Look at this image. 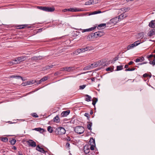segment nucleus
Listing matches in <instances>:
<instances>
[{
  "mask_svg": "<svg viewBox=\"0 0 155 155\" xmlns=\"http://www.w3.org/2000/svg\"><path fill=\"white\" fill-rule=\"evenodd\" d=\"M28 82L29 84H33V83L31 81H28Z\"/></svg>",
  "mask_w": 155,
  "mask_h": 155,
  "instance_id": "57",
  "label": "nucleus"
},
{
  "mask_svg": "<svg viewBox=\"0 0 155 155\" xmlns=\"http://www.w3.org/2000/svg\"><path fill=\"white\" fill-rule=\"evenodd\" d=\"M127 17V15H124V14H121L120 15L118 16V18H117L119 20V21L123 20L124 18H126Z\"/></svg>",
  "mask_w": 155,
  "mask_h": 155,
  "instance_id": "12",
  "label": "nucleus"
},
{
  "mask_svg": "<svg viewBox=\"0 0 155 155\" xmlns=\"http://www.w3.org/2000/svg\"><path fill=\"white\" fill-rule=\"evenodd\" d=\"M36 150L43 153H44L45 152V151L43 149L41 148L39 145H38L36 147Z\"/></svg>",
  "mask_w": 155,
  "mask_h": 155,
  "instance_id": "13",
  "label": "nucleus"
},
{
  "mask_svg": "<svg viewBox=\"0 0 155 155\" xmlns=\"http://www.w3.org/2000/svg\"><path fill=\"white\" fill-rule=\"evenodd\" d=\"M27 142L28 144L32 147H35L36 146V143L32 140H29Z\"/></svg>",
  "mask_w": 155,
  "mask_h": 155,
  "instance_id": "7",
  "label": "nucleus"
},
{
  "mask_svg": "<svg viewBox=\"0 0 155 155\" xmlns=\"http://www.w3.org/2000/svg\"><path fill=\"white\" fill-rule=\"evenodd\" d=\"M81 50L80 49H79V48L78 49L75 51L73 52V53L74 54L76 55H77L81 53Z\"/></svg>",
  "mask_w": 155,
  "mask_h": 155,
  "instance_id": "25",
  "label": "nucleus"
},
{
  "mask_svg": "<svg viewBox=\"0 0 155 155\" xmlns=\"http://www.w3.org/2000/svg\"><path fill=\"white\" fill-rule=\"evenodd\" d=\"M53 66V65H51L50 66H49V68H52Z\"/></svg>",
  "mask_w": 155,
  "mask_h": 155,
  "instance_id": "60",
  "label": "nucleus"
},
{
  "mask_svg": "<svg viewBox=\"0 0 155 155\" xmlns=\"http://www.w3.org/2000/svg\"><path fill=\"white\" fill-rule=\"evenodd\" d=\"M16 140L15 139H13L10 141V142L11 144L14 145L16 142Z\"/></svg>",
  "mask_w": 155,
  "mask_h": 155,
  "instance_id": "30",
  "label": "nucleus"
},
{
  "mask_svg": "<svg viewBox=\"0 0 155 155\" xmlns=\"http://www.w3.org/2000/svg\"><path fill=\"white\" fill-rule=\"evenodd\" d=\"M101 62V61H97L94 62L93 63L94 65V67L96 68L98 66H100L102 65L100 63Z\"/></svg>",
  "mask_w": 155,
  "mask_h": 155,
  "instance_id": "15",
  "label": "nucleus"
},
{
  "mask_svg": "<svg viewBox=\"0 0 155 155\" xmlns=\"http://www.w3.org/2000/svg\"><path fill=\"white\" fill-rule=\"evenodd\" d=\"M144 58L143 57H141L136 59L135 61L136 63L141 62L144 61Z\"/></svg>",
  "mask_w": 155,
  "mask_h": 155,
  "instance_id": "16",
  "label": "nucleus"
},
{
  "mask_svg": "<svg viewBox=\"0 0 155 155\" xmlns=\"http://www.w3.org/2000/svg\"><path fill=\"white\" fill-rule=\"evenodd\" d=\"M84 116L88 118L90 117V115L88 113H85L84 114Z\"/></svg>",
  "mask_w": 155,
  "mask_h": 155,
  "instance_id": "47",
  "label": "nucleus"
},
{
  "mask_svg": "<svg viewBox=\"0 0 155 155\" xmlns=\"http://www.w3.org/2000/svg\"><path fill=\"white\" fill-rule=\"evenodd\" d=\"M85 87V85H81L79 86L80 89H84Z\"/></svg>",
  "mask_w": 155,
  "mask_h": 155,
  "instance_id": "45",
  "label": "nucleus"
},
{
  "mask_svg": "<svg viewBox=\"0 0 155 155\" xmlns=\"http://www.w3.org/2000/svg\"><path fill=\"white\" fill-rule=\"evenodd\" d=\"M57 131V134L59 135H62L65 134L66 130L65 129L62 127H59L56 129Z\"/></svg>",
  "mask_w": 155,
  "mask_h": 155,
  "instance_id": "4",
  "label": "nucleus"
},
{
  "mask_svg": "<svg viewBox=\"0 0 155 155\" xmlns=\"http://www.w3.org/2000/svg\"><path fill=\"white\" fill-rule=\"evenodd\" d=\"M74 130L76 133L81 134L84 132V130L83 127L78 126L74 128Z\"/></svg>",
  "mask_w": 155,
  "mask_h": 155,
  "instance_id": "2",
  "label": "nucleus"
},
{
  "mask_svg": "<svg viewBox=\"0 0 155 155\" xmlns=\"http://www.w3.org/2000/svg\"><path fill=\"white\" fill-rule=\"evenodd\" d=\"M85 96L86 97L85 100L89 102L91 101V97L87 94L85 95Z\"/></svg>",
  "mask_w": 155,
  "mask_h": 155,
  "instance_id": "22",
  "label": "nucleus"
},
{
  "mask_svg": "<svg viewBox=\"0 0 155 155\" xmlns=\"http://www.w3.org/2000/svg\"><path fill=\"white\" fill-rule=\"evenodd\" d=\"M9 64H10L11 65H12L14 64H18L19 63L17 60L15 59L10 61L9 62Z\"/></svg>",
  "mask_w": 155,
  "mask_h": 155,
  "instance_id": "18",
  "label": "nucleus"
},
{
  "mask_svg": "<svg viewBox=\"0 0 155 155\" xmlns=\"http://www.w3.org/2000/svg\"><path fill=\"white\" fill-rule=\"evenodd\" d=\"M123 66L122 65L117 66L116 71H118L122 70L123 69Z\"/></svg>",
  "mask_w": 155,
  "mask_h": 155,
  "instance_id": "31",
  "label": "nucleus"
},
{
  "mask_svg": "<svg viewBox=\"0 0 155 155\" xmlns=\"http://www.w3.org/2000/svg\"><path fill=\"white\" fill-rule=\"evenodd\" d=\"M153 57V55L152 54L150 55H149L148 56H147V58L148 59H149L150 58H152ZM149 60H150L149 59Z\"/></svg>",
  "mask_w": 155,
  "mask_h": 155,
  "instance_id": "48",
  "label": "nucleus"
},
{
  "mask_svg": "<svg viewBox=\"0 0 155 155\" xmlns=\"http://www.w3.org/2000/svg\"><path fill=\"white\" fill-rule=\"evenodd\" d=\"M67 141H70L71 140V139L69 137H68L67 138Z\"/></svg>",
  "mask_w": 155,
  "mask_h": 155,
  "instance_id": "58",
  "label": "nucleus"
},
{
  "mask_svg": "<svg viewBox=\"0 0 155 155\" xmlns=\"http://www.w3.org/2000/svg\"><path fill=\"white\" fill-rule=\"evenodd\" d=\"M70 146V144L69 143H67L66 144V147H69Z\"/></svg>",
  "mask_w": 155,
  "mask_h": 155,
  "instance_id": "50",
  "label": "nucleus"
},
{
  "mask_svg": "<svg viewBox=\"0 0 155 155\" xmlns=\"http://www.w3.org/2000/svg\"><path fill=\"white\" fill-rule=\"evenodd\" d=\"M138 65H142V64H143V63H139L138 64Z\"/></svg>",
  "mask_w": 155,
  "mask_h": 155,
  "instance_id": "64",
  "label": "nucleus"
},
{
  "mask_svg": "<svg viewBox=\"0 0 155 155\" xmlns=\"http://www.w3.org/2000/svg\"><path fill=\"white\" fill-rule=\"evenodd\" d=\"M35 130L37 131L41 132L42 130H44V129L40 128H35Z\"/></svg>",
  "mask_w": 155,
  "mask_h": 155,
  "instance_id": "39",
  "label": "nucleus"
},
{
  "mask_svg": "<svg viewBox=\"0 0 155 155\" xmlns=\"http://www.w3.org/2000/svg\"><path fill=\"white\" fill-rule=\"evenodd\" d=\"M48 79V77H45L41 79V81H42V82L45 81H46Z\"/></svg>",
  "mask_w": 155,
  "mask_h": 155,
  "instance_id": "40",
  "label": "nucleus"
},
{
  "mask_svg": "<svg viewBox=\"0 0 155 155\" xmlns=\"http://www.w3.org/2000/svg\"><path fill=\"white\" fill-rule=\"evenodd\" d=\"M91 4H92L91 0H89L88 2H86L85 4V5H89Z\"/></svg>",
  "mask_w": 155,
  "mask_h": 155,
  "instance_id": "36",
  "label": "nucleus"
},
{
  "mask_svg": "<svg viewBox=\"0 0 155 155\" xmlns=\"http://www.w3.org/2000/svg\"><path fill=\"white\" fill-rule=\"evenodd\" d=\"M74 69V68L73 67H66V71L70 72L71 71H72Z\"/></svg>",
  "mask_w": 155,
  "mask_h": 155,
  "instance_id": "26",
  "label": "nucleus"
},
{
  "mask_svg": "<svg viewBox=\"0 0 155 155\" xmlns=\"http://www.w3.org/2000/svg\"><path fill=\"white\" fill-rule=\"evenodd\" d=\"M118 21H119V20L117 18L115 17L111 19L108 23H107V24H109L114 25L118 22Z\"/></svg>",
  "mask_w": 155,
  "mask_h": 155,
  "instance_id": "6",
  "label": "nucleus"
},
{
  "mask_svg": "<svg viewBox=\"0 0 155 155\" xmlns=\"http://www.w3.org/2000/svg\"><path fill=\"white\" fill-rule=\"evenodd\" d=\"M93 64H94L93 63L91 64V65H90V67H91V69H93L95 68L94 67V65H93Z\"/></svg>",
  "mask_w": 155,
  "mask_h": 155,
  "instance_id": "51",
  "label": "nucleus"
},
{
  "mask_svg": "<svg viewBox=\"0 0 155 155\" xmlns=\"http://www.w3.org/2000/svg\"><path fill=\"white\" fill-rule=\"evenodd\" d=\"M148 76V75L147 74L145 73L143 74V77L144 78Z\"/></svg>",
  "mask_w": 155,
  "mask_h": 155,
  "instance_id": "52",
  "label": "nucleus"
},
{
  "mask_svg": "<svg viewBox=\"0 0 155 155\" xmlns=\"http://www.w3.org/2000/svg\"><path fill=\"white\" fill-rule=\"evenodd\" d=\"M38 8L40 9L48 12H53L55 8L54 7H49L46 6H38Z\"/></svg>",
  "mask_w": 155,
  "mask_h": 155,
  "instance_id": "1",
  "label": "nucleus"
},
{
  "mask_svg": "<svg viewBox=\"0 0 155 155\" xmlns=\"http://www.w3.org/2000/svg\"><path fill=\"white\" fill-rule=\"evenodd\" d=\"M140 43L139 41H135L132 44L129 45L127 47V50H129L134 48V47L137 46L140 44Z\"/></svg>",
  "mask_w": 155,
  "mask_h": 155,
  "instance_id": "5",
  "label": "nucleus"
},
{
  "mask_svg": "<svg viewBox=\"0 0 155 155\" xmlns=\"http://www.w3.org/2000/svg\"><path fill=\"white\" fill-rule=\"evenodd\" d=\"M106 24L105 23L101 24L98 25V26L97 27V28L99 29H101V28H105L106 26Z\"/></svg>",
  "mask_w": 155,
  "mask_h": 155,
  "instance_id": "21",
  "label": "nucleus"
},
{
  "mask_svg": "<svg viewBox=\"0 0 155 155\" xmlns=\"http://www.w3.org/2000/svg\"><path fill=\"white\" fill-rule=\"evenodd\" d=\"M48 131L50 133H51L53 131L52 128L51 126H49L47 128Z\"/></svg>",
  "mask_w": 155,
  "mask_h": 155,
  "instance_id": "29",
  "label": "nucleus"
},
{
  "mask_svg": "<svg viewBox=\"0 0 155 155\" xmlns=\"http://www.w3.org/2000/svg\"><path fill=\"white\" fill-rule=\"evenodd\" d=\"M25 26V25H23V26ZM23 25H21V26H20V27L19 28H23L24 27V26L23 27Z\"/></svg>",
  "mask_w": 155,
  "mask_h": 155,
  "instance_id": "62",
  "label": "nucleus"
},
{
  "mask_svg": "<svg viewBox=\"0 0 155 155\" xmlns=\"http://www.w3.org/2000/svg\"><path fill=\"white\" fill-rule=\"evenodd\" d=\"M114 69L110 67H108L106 69V71H113Z\"/></svg>",
  "mask_w": 155,
  "mask_h": 155,
  "instance_id": "38",
  "label": "nucleus"
},
{
  "mask_svg": "<svg viewBox=\"0 0 155 155\" xmlns=\"http://www.w3.org/2000/svg\"><path fill=\"white\" fill-rule=\"evenodd\" d=\"M17 78V79L21 78V79H22V78L20 76H15L14 75H13L9 77L10 78Z\"/></svg>",
  "mask_w": 155,
  "mask_h": 155,
  "instance_id": "27",
  "label": "nucleus"
},
{
  "mask_svg": "<svg viewBox=\"0 0 155 155\" xmlns=\"http://www.w3.org/2000/svg\"><path fill=\"white\" fill-rule=\"evenodd\" d=\"M1 140H2V141H3L4 142H7L8 141V139L6 137H4L2 138H1Z\"/></svg>",
  "mask_w": 155,
  "mask_h": 155,
  "instance_id": "33",
  "label": "nucleus"
},
{
  "mask_svg": "<svg viewBox=\"0 0 155 155\" xmlns=\"http://www.w3.org/2000/svg\"><path fill=\"white\" fill-rule=\"evenodd\" d=\"M92 4H94L97 3V0H91Z\"/></svg>",
  "mask_w": 155,
  "mask_h": 155,
  "instance_id": "44",
  "label": "nucleus"
},
{
  "mask_svg": "<svg viewBox=\"0 0 155 155\" xmlns=\"http://www.w3.org/2000/svg\"><path fill=\"white\" fill-rule=\"evenodd\" d=\"M62 11L64 12H65L68 11V8H65L63 9Z\"/></svg>",
  "mask_w": 155,
  "mask_h": 155,
  "instance_id": "53",
  "label": "nucleus"
},
{
  "mask_svg": "<svg viewBox=\"0 0 155 155\" xmlns=\"http://www.w3.org/2000/svg\"><path fill=\"white\" fill-rule=\"evenodd\" d=\"M144 34L143 32L139 33L137 35V37L138 38H142L144 37Z\"/></svg>",
  "mask_w": 155,
  "mask_h": 155,
  "instance_id": "24",
  "label": "nucleus"
},
{
  "mask_svg": "<svg viewBox=\"0 0 155 155\" xmlns=\"http://www.w3.org/2000/svg\"><path fill=\"white\" fill-rule=\"evenodd\" d=\"M92 126V123L91 122H89L88 123V124L87 125V128L89 130H91L92 129L91 128V127Z\"/></svg>",
  "mask_w": 155,
  "mask_h": 155,
  "instance_id": "28",
  "label": "nucleus"
},
{
  "mask_svg": "<svg viewBox=\"0 0 155 155\" xmlns=\"http://www.w3.org/2000/svg\"><path fill=\"white\" fill-rule=\"evenodd\" d=\"M91 69V67H90V65L87 66L84 68V70L86 71L87 70H90Z\"/></svg>",
  "mask_w": 155,
  "mask_h": 155,
  "instance_id": "34",
  "label": "nucleus"
},
{
  "mask_svg": "<svg viewBox=\"0 0 155 155\" xmlns=\"http://www.w3.org/2000/svg\"><path fill=\"white\" fill-rule=\"evenodd\" d=\"M89 144L90 145H95V140L93 138H91L89 141Z\"/></svg>",
  "mask_w": 155,
  "mask_h": 155,
  "instance_id": "14",
  "label": "nucleus"
},
{
  "mask_svg": "<svg viewBox=\"0 0 155 155\" xmlns=\"http://www.w3.org/2000/svg\"><path fill=\"white\" fill-rule=\"evenodd\" d=\"M90 149L91 150H93L94 149V147L95 145H91Z\"/></svg>",
  "mask_w": 155,
  "mask_h": 155,
  "instance_id": "49",
  "label": "nucleus"
},
{
  "mask_svg": "<svg viewBox=\"0 0 155 155\" xmlns=\"http://www.w3.org/2000/svg\"><path fill=\"white\" fill-rule=\"evenodd\" d=\"M97 101V99L95 98V100H93V102H92V104L93 105L95 106V105Z\"/></svg>",
  "mask_w": 155,
  "mask_h": 155,
  "instance_id": "42",
  "label": "nucleus"
},
{
  "mask_svg": "<svg viewBox=\"0 0 155 155\" xmlns=\"http://www.w3.org/2000/svg\"><path fill=\"white\" fill-rule=\"evenodd\" d=\"M80 49L81 50V53L84 52L85 51H87L90 50L91 49H92V48H91V47L88 46L84 48H82Z\"/></svg>",
  "mask_w": 155,
  "mask_h": 155,
  "instance_id": "11",
  "label": "nucleus"
},
{
  "mask_svg": "<svg viewBox=\"0 0 155 155\" xmlns=\"http://www.w3.org/2000/svg\"><path fill=\"white\" fill-rule=\"evenodd\" d=\"M134 63V62L132 61H130L129 63H128V64L129 65H130L132 64L133 63Z\"/></svg>",
  "mask_w": 155,
  "mask_h": 155,
  "instance_id": "54",
  "label": "nucleus"
},
{
  "mask_svg": "<svg viewBox=\"0 0 155 155\" xmlns=\"http://www.w3.org/2000/svg\"><path fill=\"white\" fill-rule=\"evenodd\" d=\"M26 59V57L24 56H22L20 57H17V60L18 61L19 64L21 62L25 60Z\"/></svg>",
  "mask_w": 155,
  "mask_h": 155,
  "instance_id": "10",
  "label": "nucleus"
},
{
  "mask_svg": "<svg viewBox=\"0 0 155 155\" xmlns=\"http://www.w3.org/2000/svg\"><path fill=\"white\" fill-rule=\"evenodd\" d=\"M69 111H64L62 112L61 115L62 117H65L67 116L69 114Z\"/></svg>",
  "mask_w": 155,
  "mask_h": 155,
  "instance_id": "17",
  "label": "nucleus"
},
{
  "mask_svg": "<svg viewBox=\"0 0 155 155\" xmlns=\"http://www.w3.org/2000/svg\"><path fill=\"white\" fill-rule=\"evenodd\" d=\"M42 81H41V80L39 81L37 83L38 84H41Z\"/></svg>",
  "mask_w": 155,
  "mask_h": 155,
  "instance_id": "61",
  "label": "nucleus"
},
{
  "mask_svg": "<svg viewBox=\"0 0 155 155\" xmlns=\"http://www.w3.org/2000/svg\"><path fill=\"white\" fill-rule=\"evenodd\" d=\"M155 34V30L154 29L151 30L150 31L149 33L148 34V35L149 36H151L152 35Z\"/></svg>",
  "mask_w": 155,
  "mask_h": 155,
  "instance_id": "20",
  "label": "nucleus"
},
{
  "mask_svg": "<svg viewBox=\"0 0 155 155\" xmlns=\"http://www.w3.org/2000/svg\"><path fill=\"white\" fill-rule=\"evenodd\" d=\"M84 152L86 154L90 152L89 148H88L87 146H85L84 147Z\"/></svg>",
  "mask_w": 155,
  "mask_h": 155,
  "instance_id": "23",
  "label": "nucleus"
},
{
  "mask_svg": "<svg viewBox=\"0 0 155 155\" xmlns=\"http://www.w3.org/2000/svg\"><path fill=\"white\" fill-rule=\"evenodd\" d=\"M104 33L102 31H98L91 34V37H94V38H97L101 37L104 35Z\"/></svg>",
  "mask_w": 155,
  "mask_h": 155,
  "instance_id": "3",
  "label": "nucleus"
},
{
  "mask_svg": "<svg viewBox=\"0 0 155 155\" xmlns=\"http://www.w3.org/2000/svg\"><path fill=\"white\" fill-rule=\"evenodd\" d=\"M66 67L63 68H62V70L66 71Z\"/></svg>",
  "mask_w": 155,
  "mask_h": 155,
  "instance_id": "56",
  "label": "nucleus"
},
{
  "mask_svg": "<svg viewBox=\"0 0 155 155\" xmlns=\"http://www.w3.org/2000/svg\"><path fill=\"white\" fill-rule=\"evenodd\" d=\"M149 64L154 66L155 65V59H154L153 61H150Z\"/></svg>",
  "mask_w": 155,
  "mask_h": 155,
  "instance_id": "37",
  "label": "nucleus"
},
{
  "mask_svg": "<svg viewBox=\"0 0 155 155\" xmlns=\"http://www.w3.org/2000/svg\"><path fill=\"white\" fill-rule=\"evenodd\" d=\"M101 12L100 10L92 12L91 14V15H95L97 14L100 13H101Z\"/></svg>",
  "mask_w": 155,
  "mask_h": 155,
  "instance_id": "32",
  "label": "nucleus"
},
{
  "mask_svg": "<svg viewBox=\"0 0 155 155\" xmlns=\"http://www.w3.org/2000/svg\"><path fill=\"white\" fill-rule=\"evenodd\" d=\"M96 26H94L93 27H92L91 28H88V29H81V32L83 33L84 32H89V31H91L93 30H94L96 28Z\"/></svg>",
  "mask_w": 155,
  "mask_h": 155,
  "instance_id": "9",
  "label": "nucleus"
},
{
  "mask_svg": "<svg viewBox=\"0 0 155 155\" xmlns=\"http://www.w3.org/2000/svg\"><path fill=\"white\" fill-rule=\"evenodd\" d=\"M91 80L92 81H94L95 80V78H91Z\"/></svg>",
  "mask_w": 155,
  "mask_h": 155,
  "instance_id": "55",
  "label": "nucleus"
},
{
  "mask_svg": "<svg viewBox=\"0 0 155 155\" xmlns=\"http://www.w3.org/2000/svg\"><path fill=\"white\" fill-rule=\"evenodd\" d=\"M81 11H82L81 10L75 8H68V11H70L72 12H78Z\"/></svg>",
  "mask_w": 155,
  "mask_h": 155,
  "instance_id": "8",
  "label": "nucleus"
},
{
  "mask_svg": "<svg viewBox=\"0 0 155 155\" xmlns=\"http://www.w3.org/2000/svg\"><path fill=\"white\" fill-rule=\"evenodd\" d=\"M135 70V68H128L125 70L126 71H133Z\"/></svg>",
  "mask_w": 155,
  "mask_h": 155,
  "instance_id": "43",
  "label": "nucleus"
},
{
  "mask_svg": "<svg viewBox=\"0 0 155 155\" xmlns=\"http://www.w3.org/2000/svg\"><path fill=\"white\" fill-rule=\"evenodd\" d=\"M93 113V111L92 110H91L90 111V114H92Z\"/></svg>",
  "mask_w": 155,
  "mask_h": 155,
  "instance_id": "63",
  "label": "nucleus"
},
{
  "mask_svg": "<svg viewBox=\"0 0 155 155\" xmlns=\"http://www.w3.org/2000/svg\"><path fill=\"white\" fill-rule=\"evenodd\" d=\"M149 25L150 27L154 28L155 27V22L154 21H151L149 23Z\"/></svg>",
  "mask_w": 155,
  "mask_h": 155,
  "instance_id": "19",
  "label": "nucleus"
},
{
  "mask_svg": "<svg viewBox=\"0 0 155 155\" xmlns=\"http://www.w3.org/2000/svg\"><path fill=\"white\" fill-rule=\"evenodd\" d=\"M128 68V65H125V66H124V68H125L127 69V68Z\"/></svg>",
  "mask_w": 155,
  "mask_h": 155,
  "instance_id": "59",
  "label": "nucleus"
},
{
  "mask_svg": "<svg viewBox=\"0 0 155 155\" xmlns=\"http://www.w3.org/2000/svg\"><path fill=\"white\" fill-rule=\"evenodd\" d=\"M59 119V117L58 116H56L54 118V121H57Z\"/></svg>",
  "mask_w": 155,
  "mask_h": 155,
  "instance_id": "46",
  "label": "nucleus"
},
{
  "mask_svg": "<svg viewBox=\"0 0 155 155\" xmlns=\"http://www.w3.org/2000/svg\"><path fill=\"white\" fill-rule=\"evenodd\" d=\"M38 57L37 56H33L32 57L31 59L32 60H38Z\"/></svg>",
  "mask_w": 155,
  "mask_h": 155,
  "instance_id": "35",
  "label": "nucleus"
},
{
  "mask_svg": "<svg viewBox=\"0 0 155 155\" xmlns=\"http://www.w3.org/2000/svg\"><path fill=\"white\" fill-rule=\"evenodd\" d=\"M31 115L35 117H38V115L36 113H33L31 114Z\"/></svg>",
  "mask_w": 155,
  "mask_h": 155,
  "instance_id": "41",
  "label": "nucleus"
}]
</instances>
